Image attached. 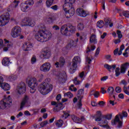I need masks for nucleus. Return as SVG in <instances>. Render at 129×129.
Segmentation results:
<instances>
[{
    "label": "nucleus",
    "instance_id": "f257e3e1",
    "mask_svg": "<svg viewBox=\"0 0 129 129\" xmlns=\"http://www.w3.org/2000/svg\"><path fill=\"white\" fill-rule=\"evenodd\" d=\"M64 4L62 6V9L64 12V16L67 19H70L71 17L74 16L75 9L73 8V4L76 0H63Z\"/></svg>",
    "mask_w": 129,
    "mask_h": 129
},
{
    "label": "nucleus",
    "instance_id": "f03ea898",
    "mask_svg": "<svg viewBox=\"0 0 129 129\" xmlns=\"http://www.w3.org/2000/svg\"><path fill=\"white\" fill-rule=\"evenodd\" d=\"M51 79L49 78H46L44 81L38 87V90L43 95H46L51 90H53V85L50 83Z\"/></svg>",
    "mask_w": 129,
    "mask_h": 129
},
{
    "label": "nucleus",
    "instance_id": "7ed1b4c3",
    "mask_svg": "<svg viewBox=\"0 0 129 129\" xmlns=\"http://www.w3.org/2000/svg\"><path fill=\"white\" fill-rule=\"evenodd\" d=\"M51 35L50 32L41 30L35 34V38L38 42L44 43V42H47V39H46L49 40L51 38Z\"/></svg>",
    "mask_w": 129,
    "mask_h": 129
},
{
    "label": "nucleus",
    "instance_id": "20e7f679",
    "mask_svg": "<svg viewBox=\"0 0 129 129\" xmlns=\"http://www.w3.org/2000/svg\"><path fill=\"white\" fill-rule=\"evenodd\" d=\"M76 31L75 26L72 25L67 26V25H63L60 28V33L63 36H70L74 34Z\"/></svg>",
    "mask_w": 129,
    "mask_h": 129
},
{
    "label": "nucleus",
    "instance_id": "39448f33",
    "mask_svg": "<svg viewBox=\"0 0 129 129\" xmlns=\"http://www.w3.org/2000/svg\"><path fill=\"white\" fill-rule=\"evenodd\" d=\"M129 62H125L121 64L120 68H116L115 70V75L116 77H118L120 74H125L127 70L128 69Z\"/></svg>",
    "mask_w": 129,
    "mask_h": 129
},
{
    "label": "nucleus",
    "instance_id": "423d86ee",
    "mask_svg": "<svg viewBox=\"0 0 129 129\" xmlns=\"http://www.w3.org/2000/svg\"><path fill=\"white\" fill-rule=\"evenodd\" d=\"M12 102L11 96H8V97H6V96H4V98L0 101V109L9 108V107H11V103Z\"/></svg>",
    "mask_w": 129,
    "mask_h": 129
},
{
    "label": "nucleus",
    "instance_id": "0eeeda50",
    "mask_svg": "<svg viewBox=\"0 0 129 129\" xmlns=\"http://www.w3.org/2000/svg\"><path fill=\"white\" fill-rule=\"evenodd\" d=\"M81 61V59L79 56H75L73 59L72 61V67L69 69V72L70 74H74L76 72L77 70V64L80 63Z\"/></svg>",
    "mask_w": 129,
    "mask_h": 129
},
{
    "label": "nucleus",
    "instance_id": "6e6552de",
    "mask_svg": "<svg viewBox=\"0 0 129 129\" xmlns=\"http://www.w3.org/2000/svg\"><path fill=\"white\" fill-rule=\"evenodd\" d=\"M26 83H28L29 87L30 88V93H35L36 91V87L38 86L37 79L36 78H31L29 81L26 80Z\"/></svg>",
    "mask_w": 129,
    "mask_h": 129
},
{
    "label": "nucleus",
    "instance_id": "1a4fd4ad",
    "mask_svg": "<svg viewBox=\"0 0 129 129\" xmlns=\"http://www.w3.org/2000/svg\"><path fill=\"white\" fill-rule=\"evenodd\" d=\"M10 20V13H6L0 16V26L4 27L9 23Z\"/></svg>",
    "mask_w": 129,
    "mask_h": 129
},
{
    "label": "nucleus",
    "instance_id": "9d476101",
    "mask_svg": "<svg viewBox=\"0 0 129 129\" xmlns=\"http://www.w3.org/2000/svg\"><path fill=\"white\" fill-rule=\"evenodd\" d=\"M21 31H22V29H21V27L17 26H15L12 30L11 36L13 38H17V37H19V36H20Z\"/></svg>",
    "mask_w": 129,
    "mask_h": 129
},
{
    "label": "nucleus",
    "instance_id": "9b49d317",
    "mask_svg": "<svg viewBox=\"0 0 129 129\" xmlns=\"http://www.w3.org/2000/svg\"><path fill=\"white\" fill-rule=\"evenodd\" d=\"M17 90L19 94H24L27 90L26 84L23 82H20L17 87Z\"/></svg>",
    "mask_w": 129,
    "mask_h": 129
},
{
    "label": "nucleus",
    "instance_id": "f8f14e48",
    "mask_svg": "<svg viewBox=\"0 0 129 129\" xmlns=\"http://www.w3.org/2000/svg\"><path fill=\"white\" fill-rule=\"evenodd\" d=\"M117 123V128H121V127H122V122H121L120 120H119V116H118V115H116L114 119L111 120L112 125H116Z\"/></svg>",
    "mask_w": 129,
    "mask_h": 129
},
{
    "label": "nucleus",
    "instance_id": "ddd939ff",
    "mask_svg": "<svg viewBox=\"0 0 129 129\" xmlns=\"http://www.w3.org/2000/svg\"><path fill=\"white\" fill-rule=\"evenodd\" d=\"M58 83L59 84H64L67 81V74L66 73L63 72L61 74H59L58 76Z\"/></svg>",
    "mask_w": 129,
    "mask_h": 129
},
{
    "label": "nucleus",
    "instance_id": "4468645a",
    "mask_svg": "<svg viewBox=\"0 0 129 129\" xmlns=\"http://www.w3.org/2000/svg\"><path fill=\"white\" fill-rule=\"evenodd\" d=\"M76 14L78 15V16L82 17V18H86L87 16H89V13L85 11L82 8L78 9L76 10Z\"/></svg>",
    "mask_w": 129,
    "mask_h": 129
},
{
    "label": "nucleus",
    "instance_id": "2eb2a0df",
    "mask_svg": "<svg viewBox=\"0 0 129 129\" xmlns=\"http://www.w3.org/2000/svg\"><path fill=\"white\" fill-rule=\"evenodd\" d=\"M75 41L74 40H71L70 42L65 47L62 48L63 52H64L65 54L68 53V50H70L72 47H75Z\"/></svg>",
    "mask_w": 129,
    "mask_h": 129
},
{
    "label": "nucleus",
    "instance_id": "dca6fc26",
    "mask_svg": "<svg viewBox=\"0 0 129 129\" xmlns=\"http://www.w3.org/2000/svg\"><path fill=\"white\" fill-rule=\"evenodd\" d=\"M22 22L24 23V24H26V26H29L30 27H33L35 26V22L29 17L25 18L22 20Z\"/></svg>",
    "mask_w": 129,
    "mask_h": 129
},
{
    "label": "nucleus",
    "instance_id": "f3484780",
    "mask_svg": "<svg viewBox=\"0 0 129 129\" xmlns=\"http://www.w3.org/2000/svg\"><path fill=\"white\" fill-rule=\"evenodd\" d=\"M71 116L73 121L77 123H81L82 121H84V120H85L84 116H82L81 118H79L74 114L72 115Z\"/></svg>",
    "mask_w": 129,
    "mask_h": 129
},
{
    "label": "nucleus",
    "instance_id": "a211bd4d",
    "mask_svg": "<svg viewBox=\"0 0 129 129\" xmlns=\"http://www.w3.org/2000/svg\"><path fill=\"white\" fill-rule=\"evenodd\" d=\"M51 68V64L49 62H46L40 67V70L43 72H48Z\"/></svg>",
    "mask_w": 129,
    "mask_h": 129
},
{
    "label": "nucleus",
    "instance_id": "6ab92c4d",
    "mask_svg": "<svg viewBox=\"0 0 129 129\" xmlns=\"http://www.w3.org/2000/svg\"><path fill=\"white\" fill-rule=\"evenodd\" d=\"M54 65L56 66V68L63 67L64 65H65V58L63 57H60L59 59V62L56 61Z\"/></svg>",
    "mask_w": 129,
    "mask_h": 129
},
{
    "label": "nucleus",
    "instance_id": "aec40b11",
    "mask_svg": "<svg viewBox=\"0 0 129 129\" xmlns=\"http://www.w3.org/2000/svg\"><path fill=\"white\" fill-rule=\"evenodd\" d=\"M33 48V44L29 42H27L23 44L22 46V49L23 51L26 52L27 51H30L31 49Z\"/></svg>",
    "mask_w": 129,
    "mask_h": 129
},
{
    "label": "nucleus",
    "instance_id": "412c9836",
    "mask_svg": "<svg viewBox=\"0 0 129 129\" xmlns=\"http://www.w3.org/2000/svg\"><path fill=\"white\" fill-rule=\"evenodd\" d=\"M119 85H123V89L124 93L127 95H129L128 91L126 90V85H127V82L125 80H122L119 83Z\"/></svg>",
    "mask_w": 129,
    "mask_h": 129
},
{
    "label": "nucleus",
    "instance_id": "4be33fe9",
    "mask_svg": "<svg viewBox=\"0 0 129 129\" xmlns=\"http://www.w3.org/2000/svg\"><path fill=\"white\" fill-rule=\"evenodd\" d=\"M29 96L27 95H25L23 99L21 104H20V110H22L24 107H25V105H26V103H28V101H29Z\"/></svg>",
    "mask_w": 129,
    "mask_h": 129
},
{
    "label": "nucleus",
    "instance_id": "5701e85b",
    "mask_svg": "<svg viewBox=\"0 0 129 129\" xmlns=\"http://www.w3.org/2000/svg\"><path fill=\"white\" fill-rule=\"evenodd\" d=\"M42 55L44 59H49L51 57V52L48 50L44 51L42 52Z\"/></svg>",
    "mask_w": 129,
    "mask_h": 129
},
{
    "label": "nucleus",
    "instance_id": "b1692460",
    "mask_svg": "<svg viewBox=\"0 0 129 129\" xmlns=\"http://www.w3.org/2000/svg\"><path fill=\"white\" fill-rule=\"evenodd\" d=\"M2 64L4 66H10V64H11V60L8 57H4L2 60Z\"/></svg>",
    "mask_w": 129,
    "mask_h": 129
},
{
    "label": "nucleus",
    "instance_id": "393cba45",
    "mask_svg": "<svg viewBox=\"0 0 129 129\" xmlns=\"http://www.w3.org/2000/svg\"><path fill=\"white\" fill-rule=\"evenodd\" d=\"M0 87L2 88V89H4L5 91H8L11 89V87L10 86V85L7 83H3L2 85V86H0Z\"/></svg>",
    "mask_w": 129,
    "mask_h": 129
},
{
    "label": "nucleus",
    "instance_id": "a878e982",
    "mask_svg": "<svg viewBox=\"0 0 129 129\" xmlns=\"http://www.w3.org/2000/svg\"><path fill=\"white\" fill-rule=\"evenodd\" d=\"M90 43H93L94 44H97V39H96V35L92 34L90 37Z\"/></svg>",
    "mask_w": 129,
    "mask_h": 129
},
{
    "label": "nucleus",
    "instance_id": "bb28decb",
    "mask_svg": "<svg viewBox=\"0 0 129 129\" xmlns=\"http://www.w3.org/2000/svg\"><path fill=\"white\" fill-rule=\"evenodd\" d=\"M20 8L22 12H26L28 11V9H29V6H27L25 3L22 4L20 5Z\"/></svg>",
    "mask_w": 129,
    "mask_h": 129
},
{
    "label": "nucleus",
    "instance_id": "cd10ccee",
    "mask_svg": "<svg viewBox=\"0 0 129 129\" xmlns=\"http://www.w3.org/2000/svg\"><path fill=\"white\" fill-rule=\"evenodd\" d=\"M96 26L97 28H99V29H102L103 27H104V22L102 20H99L97 22Z\"/></svg>",
    "mask_w": 129,
    "mask_h": 129
},
{
    "label": "nucleus",
    "instance_id": "c85d7f7f",
    "mask_svg": "<svg viewBox=\"0 0 129 129\" xmlns=\"http://www.w3.org/2000/svg\"><path fill=\"white\" fill-rule=\"evenodd\" d=\"M96 47L95 45H91V47L88 46L87 48L86 54H88L91 52V51H94Z\"/></svg>",
    "mask_w": 129,
    "mask_h": 129
},
{
    "label": "nucleus",
    "instance_id": "c756f323",
    "mask_svg": "<svg viewBox=\"0 0 129 129\" xmlns=\"http://www.w3.org/2000/svg\"><path fill=\"white\" fill-rule=\"evenodd\" d=\"M55 21V18L53 17H50L46 19V22L47 24H52Z\"/></svg>",
    "mask_w": 129,
    "mask_h": 129
},
{
    "label": "nucleus",
    "instance_id": "7c9ffc66",
    "mask_svg": "<svg viewBox=\"0 0 129 129\" xmlns=\"http://www.w3.org/2000/svg\"><path fill=\"white\" fill-rule=\"evenodd\" d=\"M20 3V1H17L16 0H15L13 2V3L11 4L10 6V7L13 8H16L19 6V3Z\"/></svg>",
    "mask_w": 129,
    "mask_h": 129
},
{
    "label": "nucleus",
    "instance_id": "2f4dec72",
    "mask_svg": "<svg viewBox=\"0 0 129 129\" xmlns=\"http://www.w3.org/2000/svg\"><path fill=\"white\" fill-rule=\"evenodd\" d=\"M101 117H102V116H97V117H96L95 118L96 121H101V122L103 124L107 123V120H103L102 118H101Z\"/></svg>",
    "mask_w": 129,
    "mask_h": 129
},
{
    "label": "nucleus",
    "instance_id": "473e14b6",
    "mask_svg": "<svg viewBox=\"0 0 129 129\" xmlns=\"http://www.w3.org/2000/svg\"><path fill=\"white\" fill-rule=\"evenodd\" d=\"M53 3H54V0H47L46 2V7L50 8L53 5Z\"/></svg>",
    "mask_w": 129,
    "mask_h": 129
},
{
    "label": "nucleus",
    "instance_id": "72a5a7b5",
    "mask_svg": "<svg viewBox=\"0 0 129 129\" xmlns=\"http://www.w3.org/2000/svg\"><path fill=\"white\" fill-rule=\"evenodd\" d=\"M64 96L68 98H72L73 97V94L71 93V92H68L64 94Z\"/></svg>",
    "mask_w": 129,
    "mask_h": 129
},
{
    "label": "nucleus",
    "instance_id": "f704fd0d",
    "mask_svg": "<svg viewBox=\"0 0 129 129\" xmlns=\"http://www.w3.org/2000/svg\"><path fill=\"white\" fill-rule=\"evenodd\" d=\"M63 120L59 119L58 122L55 123V125H57V126H58V127H61V126L63 125Z\"/></svg>",
    "mask_w": 129,
    "mask_h": 129
},
{
    "label": "nucleus",
    "instance_id": "c9c22d12",
    "mask_svg": "<svg viewBox=\"0 0 129 129\" xmlns=\"http://www.w3.org/2000/svg\"><path fill=\"white\" fill-rule=\"evenodd\" d=\"M77 29L79 31H82L84 29V24L83 23H79L78 24Z\"/></svg>",
    "mask_w": 129,
    "mask_h": 129
},
{
    "label": "nucleus",
    "instance_id": "e433bc0d",
    "mask_svg": "<svg viewBox=\"0 0 129 129\" xmlns=\"http://www.w3.org/2000/svg\"><path fill=\"white\" fill-rule=\"evenodd\" d=\"M119 115L120 116V118H121V119H122L123 117H127V112H126V111H123L122 115L119 114Z\"/></svg>",
    "mask_w": 129,
    "mask_h": 129
},
{
    "label": "nucleus",
    "instance_id": "4c0bfd02",
    "mask_svg": "<svg viewBox=\"0 0 129 129\" xmlns=\"http://www.w3.org/2000/svg\"><path fill=\"white\" fill-rule=\"evenodd\" d=\"M104 25L106 27H108L109 24H110V22H111V21H110V20H109V19L108 18H105L104 19Z\"/></svg>",
    "mask_w": 129,
    "mask_h": 129
},
{
    "label": "nucleus",
    "instance_id": "58836bf2",
    "mask_svg": "<svg viewBox=\"0 0 129 129\" xmlns=\"http://www.w3.org/2000/svg\"><path fill=\"white\" fill-rule=\"evenodd\" d=\"M112 117V114H108L103 116V118H105V119H107L108 120H110V119H111Z\"/></svg>",
    "mask_w": 129,
    "mask_h": 129
},
{
    "label": "nucleus",
    "instance_id": "ea45409f",
    "mask_svg": "<svg viewBox=\"0 0 129 129\" xmlns=\"http://www.w3.org/2000/svg\"><path fill=\"white\" fill-rule=\"evenodd\" d=\"M107 91L110 95H112V94H113V92L114 91V89H113V87H110L108 88Z\"/></svg>",
    "mask_w": 129,
    "mask_h": 129
},
{
    "label": "nucleus",
    "instance_id": "a19ab883",
    "mask_svg": "<svg viewBox=\"0 0 129 129\" xmlns=\"http://www.w3.org/2000/svg\"><path fill=\"white\" fill-rule=\"evenodd\" d=\"M77 95V96H79L80 95H84V89H79L78 91V93Z\"/></svg>",
    "mask_w": 129,
    "mask_h": 129
},
{
    "label": "nucleus",
    "instance_id": "79ce46f5",
    "mask_svg": "<svg viewBox=\"0 0 129 129\" xmlns=\"http://www.w3.org/2000/svg\"><path fill=\"white\" fill-rule=\"evenodd\" d=\"M34 0H28L25 2V4L27 6H33L34 5Z\"/></svg>",
    "mask_w": 129,
    "mask_h": 129
},
{
    "label": "nucleus",
    "instance_id": "37998d69",
    "mask_svg": "<svg viewBox=\"0 0 129 129\" xmlns=\"http://www.w3.org/2000/svg\"><path fill=\"white\" fill-rule=\"evenodd\" d=\"M8 79H9L10 81H14L17 79V76L16 75H12L9 77Z\"/></svg>",
    "mask_w": 129,
    "mask_h": 129
},
{
    "label": "nucleus",
    "instance_id": "c03bdc74",
    "mask_svg": "<svg viewBox=\"0 0 129 129\" xmlns=\"http://www.w3.org/2000/svg\"><path fill=\"white\" fill-rule=\"evenodd\" d=\"M68 116H70V114L66 111H63V114L62 115L63 118L66 119Z\"/></svg>",
    "mask_w": 129,
    "mask_h": 129
},
{
    "label": "nucleus",
    "instance_id": "a18cd8bd",
    "mask_svg": "<svg viewBox=\"0 0 129 129\" xmlns=\"http://www.w3.org/2000/svg\"><path fill=\"white\" fill-rule=\"evenodd\" d=\"M122 15L125 18H129V11H124L122 13Z\"/></svg>",
    "mask_w": 129,
    "mask_h": 129
},
{
    "label": "nucleus",
    "instance_id": "49530a36",
    "mask_svg": "<svg viewBox=\"0 0 129 129\" xmlns=\"http://www.w3.org/2000/svg\"><path fill=\"white\" fill-rule=\"evenodd\" d=\"M47 124H48V121L45 120L44 121H43L40 123V126L41 127H44V126L47 125Z\"/></svg>",
    "mask_w": 129,
    "mask_h": 129
},
{
    "label": "nucleus",
    "instance_id": "de8ad7c7",
    "mask_svg": "<svg viewBox=\"0 0 129 129\" xmlns=\"http://www.w3.org/2000/svg\"><path fill=\"white\" fill-rule=\"evenodd\" d=\"M104 68L108 70V71H110L111 69V66L108 64H105L104 65Z\"/></svg>",
    "mask_w": 129,
    "mask_h": 129
},
{
    "label": "nucleus",
    "instance_id": "09e8293b",
    "mask_svg": "<svg viewBox=\"0 0 129 129\" xmlns=\"http://www.w3.org/2000/svg\"><path fill=\"white\" fill-rule=\"evenodd\" d=\"M102 3V10L103 11H105V0H100Z\"/></svg>",
    "mask_w": 129,
    "mask_h": 129
},
{
    "label": "nucleus",
    "instance_id": "8fccbe9b",
    "mask_svg": "<svg viewBox=\"0 0 129 129\" xmlns=\"http://www.w3.org/2000/svg\"><path fill=\"white\" fill-rule=\"evenodd\" d=\"M117 35H118V39H121L122 38V34H121V31L120 30H117Z\"/></svg>",
    "mask_w": 129,
    "mask_h": 129
},
{
    "label": "nucleus",
    "instance_id": "3c124183",
    "mask_svg": "<svg viewBox=\"0 0 129 129\" xmlns=\"http://www.w3.org/2000/svg\"><path fill=\"white\" fill-rule=\"evenodd\" d=\"M37 62V58H36L35 56H33L31 58V63L34 64V63H36Z\"/></svg>",
    "mask_w": 129,
    "mask_h": 129
},
{
    "label": "nucleus",
    "instance_id": "603ef678",
    "mask_svg": "<svg viewBox=\"0 0 129 129\" xmlns=\"http://www.w3.org/2000/svg\"><path fill=\"white\" fill-rule=\"evenodd\" d=\"M77 106L78 109H81V108H82V102L79 101L77 104Z\"/></svg>",
    "mask_w": 129,
    "mask_h": 129
},
{
    "label": "nucleus",
    "instance_id": "864d4df0",
    "mask_svg": "<svg viewBox=\"0 0 129 129\" xmlns=\"http://www.w3.org/2000/svg\"><path fill=\"white\" fill-rule=\"evenodd\" d=\"M115 90L117 93H120L121 92V88L120 87H116Z\"/></svg>",
    "mask_w": 129,
    "mask_h": 129
},
{
    "label": "nucleus",
    "instance_id": "5fc2aeb1",
    "mask_svg": "<svg viewBox=\"0 0 129 129\" xmlns=\"http://www.w3.org/2000/svg\"><path fill=\"white\" fill-rule=\"evenodd\" d=\"M100 52V48L98 47L96 50V52L95 53V56L96 57L98 55H99V52Z\"/></svg>",
    "mask_w": 129,
    "mask_h": 129
},
{
    "label": "nucleus",
    "instance_id": "6e6d98bb",
    "mask_svg": "<svg viewBox=\"0 0 129 129\" xmlns=\"http://www.w3.org/2000/svg\"><path fill=\"white\" fill-rule=\"evenodd\" d=\"M92 95H94L95 98H98V96H99V92L96 91L95 93L92 94Z\"/></svg>",
    "mask_w": 129,
    "mask_h": 129
},
{
    "label": "nucleus",
    "instance_id": "4d7b16f0",
    "mask_svg": "<svg viewBox=\"0 0 129 129\" xmlns=\"http://www.w3.org/2000/svg\"><path fill=\"white\" fill-rule=\"evenodd\" d=\"M50 9H51L52 10H53V11H57V10H58V6L57 5H54L53 6H52Z\"/></svg>",
    "mask_w": 129,
    "mask_h": 129
},
{
    "label": "nucleus",
    "instance_id": "13d9d810",
    "mask_svg": "<svg viewBox=\"0 0 129 129\" xmlns=\"http://www.w3.org/2000/svg\"><path fill=\"white\" fill-rule=\"evenodd\" d=\"M107 79H108V76H104L101 78V81H106V80H107Z\"/></svg>",
    "mask_w": 129,
    "mask_h": 129
},
{
    "label": "nucleus",
    "instance_id": "bf43d9fd",
    "mask_svg": "<svg viewBox=\"0 0 129 129\" xmlns=\"http://www.w3.org/2000/svg\"><path fill=\"white\" fill-rule=\"evenodd\" d=\"M78 98L79 99V101L82 102V99H83V98L84 97L83 95L77 96Z\"/></svg>",
    "mask_w": 129,
    "mask_h": 129
},
{
    "label": "nucleus",
    "instance_id": "052dcab7",
    "mask_svg": "<svg viewBox=\"0 0 129 129\" xmlns=\"http://www.w3.org/2000/svg\"><path fill=\"white\" fill-rule=\"evenodd\" d=\"M119 98H120V99H123L124 98V95L122 93H120L118 96Z\"/></svg>",
    "mask_w": 129,
    "mask_h": 129
},
{
    "label": "nucleus",
    "instance_id": "680f3d73",
    "mask_svg": "<svg viewBox=\"0 0 129 129\" xmlns=\"http://www.w3.org/2000/svg\"><path fill=\"white\" fill-rule=\"evenodd\" d=\"M4 47V40L0 39V49Z\"/></svg>",
    "mask_w": 129,
    "mask_h": 129
},
{
    "label": "nucleus",
    "instance_id": "e2e57ef3",
    "mask_svg": "<svg viewBox=\"0 0 129 129\" xmlns=\"http://www.w3.org/2000/svg\"><path fill=\"white\" fill-rule=\"evenodd\" d=\"M92 106H97V103L94 101H92L91 103Z\"/></svg>",
    "mask_w": 129,
    "mask_h": 129
},
{
    "label": "nucleus",
    "instance_id": "0e129e2a",
    "mask_svg": "<svg viewBox=\"0 0 129 129\" xmlns=\"http://www.w3.org/2000/svg\"><path fill=\"white\" fill-rule=\"evenodd\" d=\"M107 35V33L106 32H104L103 35H101V39H104L105 37Z\"/></svg>",
    "mask_w": 129,
    "mask_h": 129
},
{
    "label": "nucleus",
    "instance_id": "69168bd1",
    "mask_svg": "<svg viewBox=\"0 0 129 129\" xmlns=\"http://www.w3.org/2000/svg\"><path fill=\"white\" fill-rule=\"evenodd\" d=\"M121 42L120 41V39H115V41H114V44H119V43Z\"/></svg>",
    "mask_w": 129,
    "mask_h": 129
},
{
    "label": "nucleus",
    "instance_id": "338daca9",
    "mask_svg": "<svg viewBox=\"0 0 129 129\" xmlns=\"http://www.w3.org/2000/svg\"><path fill=\"white\" fill-rule=\"evenodd\" d=\"M101 91L102 94H105L106 93V90H104V88L103 87L101 88Z\"/></svg>",
    "mask_w": 129,
    "mask_h": 129
},
{
    "label": "nucleus",
    "instance_id": "774afa93",
    "mask_svg": "<svg viewBox=\"0 0 129 129\" xmlns=\"http://www.w3.org/2000/svg\"><path fill=\"white\" fill-rule=\"evenodd\" d=\"M61 95L60 94H58L57 95L56 97V100H57V101H59V100H60V99H61Z\"/></svg>",
    "mask_w": 129,
    "mask_h": 129
}]
</instances>
